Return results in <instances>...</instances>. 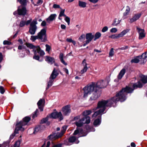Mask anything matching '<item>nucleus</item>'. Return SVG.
I'll return each instance as SVG.
<instances>
[{"mask_svg": "<svg viewBox=\"0 0 147 147\" xmlns=\"http://www.w3.org/2000/svg\"><path fill=\"white\" fill-rule=\"evenodd\" d=\"M94 38V35L91 33L86 34V40L85 42L83 45L84 46L88 44Z\"/></svg>", "mask_w": 147, "mask_h": 147, "instance_id": "nucleus-10", "label": "nucleus"}, {"mask_svg": "<svg viewBox=\"0 0 147 147\" xmlns=\"http://www.w3.org/2000/svg\"><path fill=\"white\" fill-rule=\"evenodd\" d=\"M57 16V15L56 14H51L49 17L46 19V21L48 23H50L51 21L55 20Z\"/></svg>", "mask_w": 147, "mask_h": 147, "instance_id": "nucleus-20", "label": "nucleus"}, {"mask_svg": "<svg viewBox=\"0 0 147 147\" xmlns=\"http://www.w3.org/2000/svg\"><path fill=\"white\" fill-rule=\"evenodd\" d=\"M46 30L44 28L37 34V36L39 39L42 42H45L47 40Z\"/></svg>", "mask_w": 147, "mask_h": 147, "instance_id": "nucleus-6", "label": "nucleus"}, {"mask_svg": "<svg viewBox=\"0 0 147 147\" xmlns=\"http://www.w3.org/2000/svg\"><path fill=\"white\" fill-rule=\"evenodd\" d=\"M141 16V13H137L134 14L132 17L130 19L129 22L133 23L138 20Z\"/></svg>", "mask_w": 147, "mask_h": 147, "instance_id": "nucleus-15", "label": "nucleus"}, {"mask_svg": "<svg viewBox=\"0 0 147 147\" xmlns=\"http://www.w3.org/2000/svg\"><path fill=\"white\" fill-rule=\"evenodd\" d=\"M45 103V100L44 99H40L37 102V105L40 111H43V107H44Z\"/></svg>", "mask_w": 147, "mask_h": 147, "instance_id": "nucleus-16", "label": "nucleus"}, {"mask_svg": "<svg viewBox=\"0 0 147 147\" xmlns=\"http://www.w3.org/2000/svg\"><path fill=\"white\" fill-rule=\"evenodd\" d=\"M114 49L112 48L110 50L109 53V57H112L114 55Z\"/></svg>", "mask_w": 147, "mask_h": 147, "instance_id": "nucleus-37", "label": "nucleus"}, {"mask_svg": "<svg viewBox=\"0 0 147 147\" xmlns=\"http://www.w3.org/2000/svg\"><path fill=\"white\" fill-rule=\"evenodd\" d=\"M137 29L139 34V40L142 39L145 37L146 35L144 30L138 27L137 28Z\"/></svg>", "mask_w": 147, "mask_h": 147, "instance_id": "nucleus-13", "label": "nucleus"}, {"mask_svg": "<svg viewBox=\"0 0 147 147\" xmlns=\"http://www.w3.org/2000/svg\"><path fill=\"white\" fill-rule=\"evenodd\" d=\"M26 24V22L25 21L22 20L21 21L19 25L20 27H22Z\"/></svg>", "mask_w": 147, "mask_h": 147, "instance_id": "nucleus-46", "label": "nucleus"}, {"mask_svg": "<svg viewBox=\"0 0 147 147\" xmlns=\"http://www.w3.org/2000/svg\"><path fill=\"white\" fill-rule=\"evenodd\" d=\"M38 109H36V111H35L34 113L32 115V117L33 118H34L37 116V113L38 112Z\"/></svg>", "mask_w": 147, "mask_h": 147, "instance_id": "nucleus-55", "label": "nucleus"}, {"mask_svg": "<svg viewBox=\"0 0 147 147\" xmlns=\"http://www.w3.org/2000/svg\"><path fill=\"white\" fill-rule=\"evenodd\" d=\"M45 58H46L45 61L49 63L52 64L55 62V59L53 57L48 56H46Z\"/></svg>", "mask_w": 147, "mask_h": 147, "instance_id": "nucleus-21", "label": "nucleus"}, {"mask_svg": "<svg viewBox=\"0 0 147 147\" xmlns=\"http://www.w3.org/2000/svg\"><path fill=\"white\" fill-rule=\"evenodd\" d=\"M142 85L140 82L135 84L133 86L134 89L131 88L129 86H126L125 88H123L119 93L117 94L115 96L108 100H102L98 102L97 107L94 108L93 110H96L97 109L99 110L95 112L92 115L93 117H96L99 115H101L103 113L106 107H110L114 103L120 101L121 102L124 101L126 98V95L127 93L132 92L134 89L136 88H140Z\"/></svg>", "mask_w": 147, "mask_h": 147, "instance_id": "nucleus-1", "label": "nucleus"}, {"mask_svg": "<svg viewBox=\"0 0 147 147\" xmlns=\"http://www.w3.org/2000/svg\"><path fill=\"white\" fill-rule=\"evenodd\" d=\"M79 5L80 7H82L84 8L86 7V3L85 2L79 1Z\"/></svg>", "mask_w": 147, "mask_h": 147, "instance_id": "nucleus-35", "label": "nucleus"}, {"mask_svg": "<svg viewBox=\"0 0 147 147\" xmlns=\"http://www.w3.org/2000/svg\"><path fill=\"white\" fill-rule=\"evenodd\" d=\"M100 115V117L99 118L96 119L94 121V124L95 126H97L99 125L101 122V115Z\"/></svg>", "mask_w": 147, "mask_h": 147, "instance_id": "nucleus-30", "label": "nucleus"}, {"mask_svg": "<svg viewBox=\"0 0 147 147\" xmlns=\"http://www.w3.org/2000/svg\"><path fill=\"white\" fill-rule=\"evenodd\" d=\"M34 55L33 57V59L36 60H38L39 61V57L38 55H36L37 54V53L36 52V53H35V51L34 52Z\"/></svg>", "mask_w": 147, "mask_h": 147, "instance_id": "nucleus-43", "label": "nucleus"}, {"mask_svg": "<svg viewBox=\"0 0 147 147\" xmlns=\"http://www.w3.org/2000/svg\"><path fill=\"white\" fill-rule=\"evenodd\" d=\"M95 83L92 82L91 84L88 85L85 87L83 88L84 90V97H87L88 95L90 94L96 89L95 87Z\"/></svg>", "mask_w": 147, "mask_h": 147, "instance_id": "nucleus-4", "label": "nucleus"}, {"mask_svg": "<svg viewBox=\"0 0 147 147\" xmlns=\"http://www.w3.org/2000/svg\"><path fill=\"white\" fill-rule=\"evenodd\" d=\"M26 46L30 49H33V52L35 51V53H36V49L34 50V49L35 47H36L34 46L32 44L28 43L26 44Z\"/></svg>", "mask_w": 147, "mask_h": 147, "instance_id": "nucleus-33", "label": "nucleus"}, {"mask_svg": "<svg viewBox=\"0 0 147 147\" xmlns=\"http://www.w3.org/2000/svg\"><path fill=\"white\" fill-rule=\"evenodd\" d=\"M37 21L36 20H33L30 24V27L29 31V32L31 35L34 34L37 29V27L36 25L37 24Z\"/></svg>", "mask_w": 147, "mask_h": 147, "instance_id": "nucleus-8", "label": "nucleus"}, {"mask_svg": "<svg viewBox=\"0 0 147 147\" xmlns=\"http://www.w3.org/2000/svg\"><path fill=\"white\" fill-rule=\"evenodd\" d=\"M81 137L80 136L76 138L75 137L72 136L70 137L69 139V142H70L73 143L75 142L76 144H78L79 143V141L78 140V137Z\"/></svg>", "mask_w": 147, "mask_h": 147, "instance_id": "nucleus-22", "label": "nucleus"}, {"mask_svg": "<svg viewBox=\"0 0 147 147\" xmlns=\"http://www.w3.org/2000/svg\"><path fill=\"white\" fill-rule=\"evenodd\" d=\"M129 31L128 29L124 30L122 31L121 32L118 34L119 38L123 37Z\"/></svg>", "mask_w": 147, "mask_h": 147, "instance_id": "nucleus-29", "label": "nucleus"}, {"mask_svg": "<svg viewBox=\"0 0 147 147\" xmlns=\"http://www.w3.org/2000/svg\"><path fill=\"white\" fill-rule=\"evenodd\" d=\"M62 111L63 115H68L71 112L70 106L69 105L65 106L63 108Z\"/></svg>", "mask_w": 147, "mask_h": 147, "instance_id": "nucleus-17", "label": "nucleus"}, {"mask_svg": "<svg viewBox=\"0 0 147 147\" xmlns=\"http://www.w3.org/2000/svg\"><path fill=\"white\" fill-rule=\"evenodd\" d=\"M18 1L22 5H26V0H18Z\"/></svg>", "mask_w": 147, "mask_h": 147, "instance_id": "nucleus-40", "label": "nucleus"}, {"mask_svg": "<svg viewBox=\"0 0 147 147\" xmlns=\"http://www.w3.org/2000/svg\"><path fill=\"white\" fill-rule=\"evenodd\" d=\"M110 81L109 77H108L104 80L98 81L97 83H95V87L97 89L104 88L106 87Z\"/></svg>", "mask_w": 147, "mask_h": 147, "instance_id": "nucleus-5", "label": "nucleus"}, {"mask_svg": "<svg viewBox=\"0 0 147 147\" xmlns=\"http://www.w3.org/2000/svg\"><path fill=\"white\" fill-rule=\"evenodd\" d=\"M67 127V126H64L63 127L62 129L61 130V132L60 133H59L60 134H61V136L65 132Z\"/></svg>", "mask_w": 147, "mask_h": 147, "instance_id": "nucleus-36", "label": "nucleus"}, {"mask_svg": "<svg viewBox=\"0 0 147 147\" xmlns=\"http://www.w3.org/2000/svg\"><path fill=\"white\" fill-rule=\"evenodd\" d=\"M61 27L62 29H65L66 26L64 24H61Z\"/></svg>", "mask_w": 147, "mask_h": 147, "instance_id": "nucleus-62", "label": "nucleus"}, {"mask_svg": "<svg viewBox=\"0 0 147 147\" xmlns=\"http://www.w3.org/2000/svg\"><path fill=\"white\" fill-rule=\"evenodd\" d=\"M26 47V46L24 45H20L18 47V49L19 50L25 49Z\"/></svg>", "mask_w": 147, "mask_h": 147, "instance_id": "nucleus-47", "label": "nucleus"}, {"mask_svg": "<svg viewBox=\"0 0 147 147\" xmlns=\"http://www.w3.org/2000/svg\"><path fill=\"white\" fill-rule=\"evenodd\" d=\"M65 18L64 19L65 21L67 22L68 25H69L70 24V18L66 16L65 17Z\"/></svg>", "mask_w": 147, "mask_h": 147, "instance_id": "nucleus-44", "label": "nucleus"}, {"mask_svg": "<svg viewBox=\"0 0 147 147\" xmlns=\"http://www.w3.org/2000/svg\"><path fill=\"white\" fill-rule=\"evenodd\" d=\"M30 118L28 117H26L23 119V121H21L16 125V127L14 131V134H12L10 136V138L12 139L13 138L16 134L18 133L19 130L23 131L24 130V128L22 127L27 124L30 120Z\"/></svg>", "mask_w": 147, "mask_h": 147, "instance_id": "nucleus-2", "label": "nucleus"}, {"mask_svg": "<svg viewBox=\"0 0 147 147\" xmlns=\"http://www.w3.org/2000/svg\"><path fill=\"white\" fill-rule=\"evenodd\" d=\"M36 49V52L37 51V53H38L40 56H42L45 55V53L44 51L41 50L39 46H36V47L34 49Z\"/></svg>", "mask_w": 147, "mask_h": 147, "instance_id": "nucleus-25", "label": "nucleus"}, {"mask_svg": "<svg viewBox=\"0 0 147 147\" xmlns=\"http://www.w3.org/2000/svg\"><path fill=\"white\" fill-rule=\"evenodd\" d=\"M92 2L93 3H97L98 0H88Z\"/></svg>", "mask_w": 147, "mask_h": 147, "instance_id": "nucleus-61", "label": "nucleus"}, {"mask_svg": "<svg viewBox=\"0 0 147 147\" xmlns=\"http://www.w3.org/2000/svg\"><path fill=\"white\" fill-rule=\"evenodd\" d=\"M65 9H63L62 8H61V11H60L58 17V19L59 20H62V19L61 18V17L64 16L65 17L66 16V15L65 14Z\"/></svg>", "mask_w": 147, "mask_h": 147, "instance_id": "nucleus-28", "label": "nucleus"}, {"mask_svg": "<svg viewBox=\"0 0 147 147\" xmlns=\"http://www.w3.org/2000/svg\"><path fill=\"white\" fill-rule=\"evenodd\" d=\"M120 22V20H117V19H114V21L113 23V24L114 26H116L118 24H119Z\"/></svg>", "mask_w": 147, "mask_h": 147, "instance_id": "nucleus-38", "label": "nucleus"}, {"mask_svg": "<svg viewBox=\"0 0 147 147\" xmlns=\"http://www.w3.org/2000/svg\"><path fill=\"white\" fill-rule=\"evenodd\" d=\"M53 7L54 9L60 8L61 9V8L59 5L56 4L53 5Z\"/></svg>", "mask_w": 147, "mask_h": 147, "instance_id": "nucleus-52", "label": "nucleus"}, {"mask_svg": "<svg viewBox=\"0 0 147 147\" xmlns=\"http://www.w3.org/2000/svg\"><path fill=\"white\" fill-rule=\"evenodd\" d=\"M82 65L84 67V68L80 71L81 74H83L88 69L87 66V63L86 62L85 59H84L82 63Z\"/></svg>", "mask_w": 147, "mask_h": 147, "instance_id": "nucleus-18", "label": "nucleus"}, {"mask_svg": "<svg viewBox=\"0 0 147 147\" xmlns=\"http://www.w3.org/2000/svg\"><path fill=\"white\" fill-rule=\"evenodd\" d=\"M43 3V1L42 0H38L36 3V4L34 5H35L38 6L41 4Z\"/></svg>", "mask_w": 147, "mask_h": 147, "instance_id": "nucleus-54", "label": "nucleus"}, {"mask_svg": "<svg viewBox=\"0 0 147 147\" xmlns=\"http://www.w3.org/2000/svg\"><path fill=\"white\" fill-rule=\"evenodd\" d=\"M79 130L77 129L75 131L73 134L74 135H77L79 134Z\"/></svg>", "mask_w": 147, "mask_h": 147, "instance_id": "nucleus-60", "label": "nucleus"}, {"mask_svg": "<svg viewBox=\"0 0 147 147\" xmlns=\"http://www.w3.org/2000/svg\"><path fill=\"white\" fill-rule=\"evenodd\" d=\"M3 44L4 45H10L11 44V43L7 40H4L3 42Z\"/></svg>", "mask_w": 147, "mask_h": 147, "instance_id": "nucleus-57", "label": "nucleus"}, {"mask_svg": "<svg viewBox=\"0 0 147 147\" xmlns=\"http://www.w3.org/2000/svg\"><path fill=\"white\" fill-rule=\"evenodd\" d=\"M0 92L2 94H3L5 92L4 89L3 88L2 86H0Z\"/></svg>", "mask_w": 147, "mask_h": 147, "instance_id": "nucleus-56", "label": "nucleus"}, {"mask_svg": "<svg viewBox=\"0 0 147 147\" xmlns=\"http://www.w3.org/2000/svg\"><path fill=\"white\" fill-rule=\"evenodd\" d=\"M40 129V127H36L34 129V131L33 133L34 134H36L37 132H38Z\"/></svg>", "mask_w": 147, "mask_h": 147, "instance_id": "nucleus-50", "label": "nucleus"}, {"mask_svg": "<svg viewBox=\"0 0 147 147\" xmlns=\"http://www.w3.org/2000/svg\"><path fill=\"white\" fill-rule=\"evenodd\" d=\"M101 34L100 33L98 32H96L94 36V40L95 41L97 39H98L101 37Z\"/></svg>", "mask_w": 147, "mask_h": 147, "instance_id": "nucleus-32", "label": "nucleus"}, {"mask_svg": "<svg viewBox=\"0 0 147 147\" xmlns=\"http://www.w3.org/2000/svg\"><path fill=\"white\" fill-rule=\"evenodd\" d=\"M61 137V134L59 132L53 133L48 137L49 139L54 140L57 139Z\"/></svg>", "mask_w": 147, "mask_h": 147, "instance_id": "nucleus-12", "label": "nucleus"}, {"mask_svg": "<svg viewBox=\"0 0 147 147\" xmlns=\"http://www.w3.org/2000/svg\"><path fill=\"white\" fill-rule=\"evenodd\" d=\"M100 92L97 90L96 88L92 92V94L90 98V100H96L100 96Z\"/></svg>", "mask_w": 147, "mask_h": 147, "instance_id": "nucleus-9", "label": "nucleus"}, {"mask_svg": "<svg viewBox=\"0 0 147 147\" xmlns=\"http://www.w3.org/2000/svg\"><path fill=\"white\" fill-rule=\"evenodd\" d=\"M49 117H47L43 119L41 121V123H46L48 120Z\"/></svg>", "mask_w": 147, "mask_h": 147, "instance_id": "nucleus-48", "label": "nucleus"}, {"mask_svg": "<svg viewBox=\"0 0 147 147\" xmlns=\"http://www.w3.org/2000/svg\"><path fill=\"white\" fill-rule=\"evenodd\" d=\"M36 39H39L37 35L31 36L30 40L32 41H34Z\"/></svg>", "mask_w": 147, "mask_h": 147, "instance_id": "nucleus-39", "label": "nucleus"}, {"mask_svg": "<svg viewBox=\"0 0 147 147\" xmlns=\"http://www.w3.org/2000/svg\"><path fill=\"white\" fill-rule=\"evenodd\" d=\"M63 71L67 74H69V72L68 70L66 68H64L63 69Z\"/></svg>", "mask_w": 147, "mask_h": 147, "instance_id": "nucleus-63", "label": "nucleus"}, {"mask_svg": "<svg viewBox=\"0 0 147 147\" xmlns=\"http://www.w3.org/2000/svg\"><path fill=\"white\" fill-rule=\"evenodd\" d=\"M53 147H61V144L55 145L53 146Z\"/></svg>", "mask_w": 147, "mask_h": 147, "instance_id": "nucleus-64", "label": "nucleus"}, {"mask_svg": "<svg viewBox=\"0 0 147 147\" xmlns=\"http://www.w3.org/2000/svg\"><path fill=\"white\" fill-rule=\"evenodd\" d=\"M20 144V142L18 140L17 141L15 144L14 147H19Z\"/></svg>", "mask_w": 147, "mask_h": 147, "instance_id": "nucleus-49", "label": "nucleus"}, {"mask_svg": "<svg viewBox=\"0 0 147 147\" xmlns=\"http://www.w3.org/2000/svg\"><path fill=\"white\" fill-rule=\"evenodd\" d=\"M64 55L63 53H60L59 58L61 62L64 65H67V63L65 62L64 60Z\"/></svg>", "mask_w": 147, "mask_h": 147, "instance_id": "nucleus-23", "label": "nucleus"}, {"mask_svg": "<svg viewBox=\"0 0 147 147\" xmlns=\"http://www.w3.org/2000/svg\"><path fill=\"white\" fill-rule=\"evenodd\" d=\"M110 31L112 33H115L117 31V30L116 28H111Z\"/></svg>", "mask_w": 147, "mask_h": 147, "instance_id": "nucleus-53", "label": "nucleus"}, {"mask_svg": "<svg viewBox=\"0 0 147 147\" xmlns=\"http://www.w3.org/2000/svg\"><path fill=\"white\" fill-rule=\"evenodd\" d=\"M32 21V19H31L30 20H27L26 21V25H28Z\"/></svg>", "mask_w": 147, "mask_h": 147, "instance_id": "nucleus-58", "label": "nucleus"}, {"mask_svg": "<svg viewBox=\"0 0 147 147\" xmlns=\"http://www.w3.org/2000/svg\"><path fill=\"white\" fill-rule=\"evenodd\" d=\"M46 25V22L45 21H43L41 24V26H44Z\"/></svg>", "mask_w": 147, "mask_h": 147, "instance_id": "nucleus-59", "label": "nucleus"}, {"mask_svg": "<svg viewBox=\"0 0 147 147\" xmlns=\"http://www.w3.org/2000/svg\"><path fill=\"white\" fill-rule=\"evenodd\" d=\"M130 8L128 6H127L126 7V9L125 11L123 13V17L124 19L126 18V16L129 14L130 11Z\"/></svg>", "mask_w": 147, "mask_h": 147, "instance_id": "nucleus-27", "label": "nucleus"}, {"mask_svg": "<svg viewBox=\"0 0 147 147\" xmlns=\"http://www.w3.org/2000/svg\"><path fill=\"white\" fill-rule=\"evenodd\" d=\"M140 80L144 84H146L147 83V76H144L142 75H140Z\"/></svg>", "mask_w": 147, "mask_h": 147, "instance_id": "nucleus-26", "label": "nucleus"}, {"mask_svg": "<svg viewBox=\"0 0 147 147\" xmlns=\"http://www.w3.org/2000/svg\"><path fill=\"white\" fill-rule=\"evenodd\" d=\"M138 57L141 59V63H144L146 61V59L147 57V52H146L143 53L141 56H138Z\"/></svg>", "mask_w": 147, "mask_h": 147, "instance_id": "nucleus-19", "label": "nucleus"}, {"mask_svg": "<svg viewBox=\"0 0 147 147\" xmlns=\"http://www.w3.org/2000/svg\"><path fill=\"white\" fill-rule=\"evenodd\" d=\"M45 46L46 47V51L48 52V53H49L50 51V50L51 49V47L49 45L47 44H46L45 45Z\"/></svg>", "mask_w": 147, "mask_h": 147, "instance_id": "nucleus-45", "label": "nucleus"}, {"mask_svg": "<svg viewBox=\"0 0 147 147\" xmlns=\"http://www.w3.org/2000/svg\"><path fill=\"white\" fill-rule=\"evenodd\" d=\"M18 14L19 15H25L26 13V10L25 7L19 6L18 9Z\"/></svg>", "mask_w": 147, "mask_h": 147, "instance_id": "nucleus-14", "label": "nucleus"}, {"mask_svg": "<svg viewBox=\"0 0 147 147\" xmlns=\"http://www.w3.org/2000/svg\"><path fill=\"white\" fill-rule=\"evenodd\" d=\"M49 117L54 119L58 118L60 120H62L63 119L61 112L53 113L50 115Z\"/></svg>", "mask_w": 147, "mask_h": 147, "instance_id": "nucleus-11", "label": "nucleus"}, {"mask_svg": "<svg viewBox=\"0 0 147 147\" xmlns=\"http://www.w3.org/2000/svg\"><path fill=\"white\" fill-rule=\"evenodd\" d=\"M92 113V111L90 110H88L85 111L82 113V115L85 117L84 118H86L88 115H90Z\"/></svg>", "mask_w": 147, "mask_h": 147, "instance_id": "nucleus-31", "label": "nucleus"}, {"mask_svg": "<svg viewBox=\"0 0 147 147\" xmlns=\"http://www.w3.org/2000/svg\"><path fill=\"white\" fill-rule=\"evenodd\" d=\"M58 73L55 68H54L49 78V80L48 82V88L52 86L54 80L58 75Z\"/></svg>", "mask_w": 147, "mask_h": 147, "instance_id": "nucleus-7", "label": "nucleus"}, {"mask_svg": "<svg viewBox=\"0 0 147 147\" xmlns=\"http://www.w3.org/2000/svg\"><path fill=\"white\" fill-rule=\"evenodd\" d=\"M139 61V59L137 58H136L132 59L131 61V62L132 63H137Z\"/></svg>", "mask_w": 147, "mask_h": 147, "instance_id": "nucleus-41", "label": "nucleus"}, {"mask_svg": "<svg viewBox=\"0 0 147 147\" xmlns=\"http://www.w3.org/2000/svg\"><path fill=\"white\" fill-rule=\"evenodd\" d=\"M86 38V35L84 34H82L78 38V40L81 42H83Z\"/></svg>", "mask_w": 147, "mask_h": 147, "instance_id": "nucleus-34", "label": "nucleus"}, {"mask_svg": "<svg viewBox=\"0 0 147 147\" xmlns=\"http://www.w3.org/2000/svg\"><path fill=\"white\" fill-rule=\"evenodd\" d=\"M81 116V115L78 116L74 118V120L76 121L75 124L78 127H80L84 124H88L90 122V118L89 116L86 117V118L83 117L80 119Z\"/></svg>", "mask_w": 147, "mask_h": 147, "instance_id": "nucleus-3", "label": "nucleus"}, {"mask_svg": "<svg viewBox=\"0 0 147 147\" xmlns=\"http://www.w3.org/2000/svg\"><path fill=\"white\" fill-rule=\"evenodd\" d=\"M126 72V69L125 68L122 69L119 72L118 76L117 78L119 79H121L123 76Z\"/></svg>", "mask_w": 147, "mask_h": 147, "instance_id": "nucleus-24", "label": "nucleus"}, {"mask_svg": "<svg viewBox=\"0 0 147 147\" xmlns=\"http://www.w3.org/2000/svg\"><path fill=\"white\" fill-rule=\"evenodd\" d=\"M108 30V27L107 26H105L104 27L102 28L101 31L103 32H105L107 31Z\"/></svg>", "mask_w": 147, "mask_h": 147, "instance_id": "nucleus-51", "label": "nucleus"}, {"mask_svg": "<svg viewBox=\"0 0 147 147\" xmlns=\"http://www.w3.org/2000/svg\"><path fill=\"white\" fill-rule=\"evenodd\" d=\"M109 37L110 38H111L113 39H115V38H119V36L118 34H113L112 35L109 36Z\"/></svg>", "mask_w": 147, "mask_h": 147, "instance_id": "nucleus-42", "label": "nucleus"}]
</instances>
